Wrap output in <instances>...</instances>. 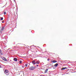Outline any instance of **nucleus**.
I'll return each mask as SVG.
<instances>
[{
    "label": "nucleus",
    "mask_w": 76,
    "mask_h": 76,
    "mask_svg": "<svg viewBox=\"0 0 76 76\" xmlns=\"http://www.w3.org/2000/svg\"><path fill=\"white\" fill-rule=\"evenodd\" d=\"M25 66H26V67H27V66H28V64H25Z\"/></svg>",
    "instance_id": "nucleus-13"
},
{
    "label": "nucleus",
    "mask_w": 76,
    "mask_h": 76,
    "mask_svg": "<svg viewBox=\"0 0 76 76\" xmlns=\"http://www.w3.org/2000/svg\"><path fill=\"white\" fill-rule=\"evenodd\" d=\"M48 61L49 60H48Z\"/></svg>",
    "instance_id": "nucleus-20"
},
{
    "label": "nucleus",
    "mask_w": 76,
    "mask_h": 76,
    "mask_svg": "<svg viewBox=\"0 0 76 76\" xmlns=\"http://www.w3.org/2000/svg\"><path fill=\"white\" fill-rule=\"evenodd\" d=\"M67 69V67H64L63 68V70H64V69Z\"/></svg>",
    "instance_id": "nucleus-11"
},
{
    "label": "nucleus",
    "mask_w": 76,
    "mask_h": 76,
    "mask_svg": "<svg viewBox=\"0 0 76 76\" xmlns=\"http://www.w3.org/2000/svg\"><path fill=\"white\" fill-rule=\"evenodd\" d=\"M14 61H18V59L16 58H14L13 59Z\"/></svg>",
    "instance_id": "nucleus-5"
},
{
    "label": "nucleus",
    "mask_w": 76,
    "mask_h": 76,
    "mask_svg": "<svg viewBox=\"0 0 76 76\" xmlns=\"http://www.w3.org/2000/svg\"><path fill=\"white\" fill-rule=\"evenodd\" d=\"M4 26H2L1 27V30L0 31V32L1 33V32H2V31H3V29H4Z\"/></svg>",
    "instance_id": "nucleus-3"
},
{
    "label": "nucleus",
    "mask_w": 76,
    "mask_h": 76,
    "mask_svg": "<svg viewBox=\"0 0 76 76\" xmlns=\"http://www.w3.org/2000/svg\"><path fill=\"white\" fill-rule=\"evenodd\" d=\"M58 65V64H56L54 65V66H55V67H57Z\"/></svg>",
    "instance_id": "nucleus-8"
},
{
    "label": "nucleus",
    "mask_w": 76,
    "mask_h": 76,
    "mask_svg": "<svg viewBox=\"0 0 76 76\" xmlns=\"http://www.w3.org/2000/svg\"><path fill=\"white\" fill-rule=\"evenodd\" d=\"M39 63H40V62H39V61H37L36 62V64H39Z\"/></svg>",
    "instance_id": "nucleus-10"
},
{
    "label": "nucleus",
    "mask_w": 76,
    "mask_h": 76,
    "mask_svg": "<svg viewBox=\"0 0 76 76\" xmlns=\"http://www.w3.org/2000/svg\"><path fill=\"white\" fill-rule=\"evenodd\" d=\"M4 21H2V23H4Z\"/></svg>",
    "instance_id": "nucleus-16"
},
{
    "label": "nucleus",
    "mask_w": 76,
    "mask_h": 76,
    "mask_svg": "<svg viewBox=\"0 0 76 76\" xmlns=\"http://www.w3.org/2000/svg\"><path fill=\"white\" fill-rule=\"evenodd\" d=\"M4 73L6 74L7 75H8L9 74V71L7 70H6L4 72Z\"/></svg>",
    "instance_id": "nucleus-1"
},
{
    "label": "nucleus",
    "mask_w": 76,
    "mask_h": 76,
    "mask_svg": "<svg viewBox=\"0 0 76 76\" xmlns=\"http://www.w3.org/2000/svg\"><path fill=\"white\" fill-rule=\"evenodd\" d=\"M48 72V69H46L45 71V73H46Z\"/></svg>",
    "instance_id": "nucleus-9"
},
{
    "label": "nucleus",
    "mask_w": 76,
    "mask_h": 76,
    "mask_svg": "<svg viewBox=\"0 0 76 76\" xmlns=\"http://www.w3.org/2000/svg\"><path fill=\"white\" fill-rule=\"evenodd\" d=\"M1 20H3V17L1 18Z\"/></svg>",
    "instance_id": "nucleus-12"
},
{
    "label": "nucleus",
    "mask_w": 76,
    "mask_h": 76,
    "mask_svg": "<svg viewBox=\"0 0 76 76\" xmlns=\"http://www.w3.org/2000/svg\"><path fill=\"white\" fill-rule=\"evenodd\" d=\"M35 66H31L29 68V70H33L35 69Z\"/></svg>",
    "instance_id": "nucleus-2"
},
{
    "label": "nucleus",
    "mask_w": 76,
    "mask_h": 76,
    "mask_svg": "<svg viewBox=\"0 0 76 76\" xmlns=\"http://www.w3.org/2000/svg\"><path fill=\"white\" fill-rule=\"evenodd\" d=\"M1 66L0 65V68H1Z\"/></svg>",
    "instance_id": "nucleus-17"
},
{
    "label": "nucleus",
    "mask_w": 76,
    "mask_h": 76,
    "mask_svg": "<svg viewBox=\"0 0 76 76\" xmlns=\"http://www.w3.org/2000/svg\"><path fill=\"white\" fill-rule=\"evenodd\" d=\"M2 59L3 60H4L5 61H7V59H6V58H5L4 57H2Z\"/></svg>",
    "instance_id": "nucleus-4"
},
{
    "label": "nucleus",
    "mask_w": 76,
    "mask_h": 76,
    "mask_svg": "<svg viewBox=\"0 0 76 76\" xmlns=\"http://www.w3.org/2000/svg\"><path fill=\"white\" fill-rule=\"evenodd\" d=\"M37 66H38V65H37Z\"/></svg>",
    "instance_id": "nucleus-18"
},
{
    "label": "nucleus",
    "mask_w": 76,
    "mask_h": 76,
    "mask_svg": "<svg viewBox=\"0 0 76 76\" xmlns=\"http://www.w3.org/2000/svg\"><path fill=\"white\" fill-rule=\"evenodd\" d=\"M32 63L33 64H35V61H32Z\"/></svg>",
    "instance_id": "nucleus-7"
},
{
    "label": "nucleus",
    "mask_w": 76,
    "mask_h": 76,
    "mask_svg": "<svg viewBox=\"0 0 76 76\" xmlns=\"http://www.w3.org/2000/svg\"><path fill=\"white\" fill-rule=\"evenodd\" d=\"M22 61H20V63H22Z\"/></svg>",
    "instance_id": "nucleus-15"
},
{
    "label": "nucleus",
    "mask_w": 76,
    "mask_h": 76,
    "mask_svg": "<svg viewBox=\"0 0 76 76\" xmlns=\"http://www.w3.org/2000/svg\"><path fill=\"white\" fill-rule=\"evenodd\" d=\"M4 15H6V12H4Z\"/></svg>",
    "instance_id": "nucleus-14"
},
{
    "label": "nucleus",
    "mask_w": 76,
    "mask_h": 76,
    "mask_svg": "<svg viewBox=\"0 0 76 76\" xmlns=\"http://www.w3.org/2000/svg\"><path fill=\"white\" fill-rule=\"evenodd\" d=\"M0 51H1L0 50Z\"/></svg>",
    "instance_id": "nucleus-21"
},
{
    "label": "nucleus",
    "mask_w": 76,
    "mask_h": 76,
    "mask_svg": "<svg viewBox=\"0 0 76 76\" xmlns=\"http://www.w3.org/2000/svg\"><path fill=\"white\" fill-rule=\"evenodd\" d=\"M51 62H52V63H56V62H57V61L53 60H52Z\"/></svg>",
    "instance_id": "nucleus-6"
},
{
    "label": "nucleus",
    "mask_w": 76,
    "mask_h": 76,
    "mask_svg": "<svg viewBox=\"0 0 76 76\" xmlns=\"http://www.w3.org/2000/svg\"><path fill=\"white\" fill-rule=\"evenodd\" d=\"M48 61L49 60H48Z\"/></svg>",
    "instance_id": "nucleus-19"
},
{
    "label": "nucleus",
    "mask_w": 76,
    "mask_h": 76,
    "mask_svg": "<svg viewBox=\"0 0 76 76\" xmlns=\"http://www.w3.org/2000/svg\"><path fill=\"white\" fill-rule=\"evenodd\" d=\"M14 0V1H15V0Z\"/></svg>",
    "instance_id": "nucleus-22"
}]
</instances>
